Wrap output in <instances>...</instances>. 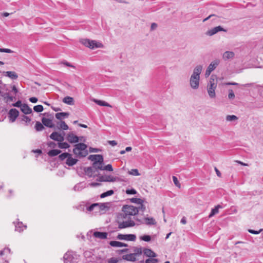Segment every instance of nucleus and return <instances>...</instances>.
Returning <instances> with one entry per match:
<instances>
[{
	"mask_svg": "<svg viewBox=\"0 0 263 263\" xmlns=\"http://www.w3.org/2000/svg\"><path fill=\"white\" fill-rule=\"evenodd\" d=\"M93 236L98 238L101 239H104L107 238V233L106 232H95L93 233Z\"/></svg>",
	"mask_w": 263,
	"mask_h": 263,
	"instance_id": "obj_20",
	"label": "nucleus"
},
{
	"mask_svg": "<svg viewBox=\"0 0 263 263\" xmlns=\"http://www.w3.org/2000/svg\"><path fill=\"white\" fill-rule=\"evenodd\" d=\"M126 193L128 195L136 194L137 191L134 189H127L126 190Z\"/></svg>",
	"mask_w": 263,
	"mask_h": 263,
	"instance_id": "obj_54",
	"label": "nucleus"
},
{
	"mask_svg": "<svg viewBox=\"0 0 263 263\" xmlns=\"http://www.w3.org/2000/svg\"><path fill=\"white\" fill-rule=\"evenodd\" d=\"M203 67L201 65L196 66L190 79V84L192 88L197 89L199 88L200 74L202 70Z\"/></svg>",
	"mask_w": 263,
	"mask_h": 263,
	"instance_id": "obj_1",
	"label": "nucleus"
},
{
	"mask_svg": "<svg viewBox=\"0 0 263 263\" xmlns=\"http://www.w3.org/2000/svg\"><path fill=\"white\" fill-rule=\"evenodd\" d=\"M19 115L18 111L15 108L11 109L8 112V117L11 122H14Z\"/></svg>",
	"mask_w": 263,
	"mask_h": 263,
	"instance_id": "obj_10",
	"label": "nucleus"
},
{
	"mask_svg": "<svg viewBox=\"0 0 263 263\" xmlns=\"http://www.w3.org/2000/svg\"><path fill=\"white\" fill-rule=\"evenodd\" d=\"M139 206L138 208H137L138 209V211H141L142 212H143L145 210V206L143 204V203H141V204H139Z\"/></svg>",
	"mask_w": 263,
	"mask_h": 263,
	"instance_id": "obj_60",
	"label": "nucleus"
},
{
	"mask_svg": "<svg viewBox=\"0 0 263 263\" xmlns=\"http://www.w3.org/2000/svg\"><path fill=\"white\" fill-rule=\"evenodd\" d=\"M122 213L129 217L135 216L138 213V209L133 205H124L122 207Z\"/></svg>",
	"mask_w": 263,
	"mask_h": 263,
	"instance_id": "obj_3",
	"label": "nucleus"
},
{
	"mask_svg": "<svg viewBox=\"0 0 263 263\" xmlns=\"http://www.w3.org/2000/svg\"><path fill=\"white\" fill-rule=\"evenodd\" d=\"M42 122L44 125L47 126L48 127L52 128L54 127V124L52 123V120L51 119L43 118L42 119Z\"/></svg>",
	"mask_w": 263,
	"mask_h": 263,
	"instance_id": "obj_16",
	"label": "nucleus"
},
{
	"mask_svg": "<svg viewBox=\"0 0 263 263\" xmlns=\"http://www.w3.org/2000/svg\"><path fill=\"white\" fill-rule=\"evenodd\" d=\"M118 223V228L119 229H123L127 228L133 227L136 225L134 220H129L128 221H123L120 219L119 221H116Z\"/></svg>",
	"mask_w": 263,
	"mask_h": 263,
	"instance_id": "obj_4",
	"label": "nucleus"
},
{
	"mask_svg": "<svg viewBox=\"0 0 263 263\" xmlns=\"http://www.w3.org/2000/svg\"><path fill=\"white\" fill-rule=\"evenodd\" d=\"M114 191L113 190H109L106 192H104L103 193H102L101 195H100V197L103 198H105L107 196H110V195H112L113 194H114Z\"/></svg>",
	"mask_w": 263,
	"mask_h": 263,
	"instance_id": "obj_43",
	"label": "nucleus"
},
{
	"mask_svg": "<svg viewBox=\"0 0 263 263\" xmlns=\"http://www.w3.org/2000/svg\"><path fill=\"white\" fill-rule=\"evenodd\" d=\"M100 181L106 182H115L117 181V178L111 175L103 176L100 177Z\"/></svg>",
	"mask_w": 263,
	"mask_h": 263,
	"instance_id": "obj_14",
	"label": "nucleus"
},
{
	"mask_svg": "<svg viewBox=\"0 0 263 263\" xmlns=\"http://www.w3.org/2000/svg\"><path fill=\"white\" fill-rule=\"evenodd\" d=\"M120 219L123 221H128L129 220H134L135 218H132L131 217H129L127 215L125 216L124 214L122 212L117 216L116 221H119Z\"/></svg>",
	"mask_w": 263,
	"mask_h": 263,
	"instance_id": "obj_15",
	"label": "nucleus"
},
{
	"mask_svg": "<svg viewBox=\"0 0 263 263\" xmlns=\"http://www.w3.org/2000/svg\"><path fill=\"white\" fill-rule=\"evenodd\" d=\"M130 201L133 203H135L137 204H141L143 203V201L140 198H133L130 199Z\"/></svg>",
	"mask_w": 263,
	"mask_h": 263,
	"instance_id": "obj_45",
	"label": "nucleus"
},
{
	"mask_svg": "<svg viewBox=\"0 0 263 263\" xmlns=\"http://www.w3.org/2000/svg\"><path fill=\"white\" fill-rule=\"evenodd\" d=\"M43 106L41 105H37L33 107V109L35 111L37 112H41L43 110Z\"/></svg>",
	"mask_w": 263,
	"mask_h": 263,
	"instance_id": "obj_46",
	"label": "nucleus"
},
{
	"mask_svg": "<svg viewBox=\"0 0 263 263\" xmlns=\"http://www.w3.org/2000/svg\"><path fill=\"white\" fill-rule=\"evenodd\" d=\"M261 231H262V229H260V230H259L258 231H255V230H253L252 229H249L248 230L249 233H250L251 234H258Z\"/></svg>",
	"mask_w": 263,
	"mask_h": 263,
	"instance_id": "obj_61",
	"label": "nucleus"
},
{
	"mask_svg": "<svg viewBox=\"0 0 263 263\" xmlns=\"http://www.w3.org/2000/svg\"><path fill=\"white\" fill-rule=\"evenodd\" d=\"M48 145L49 147L51 148H54L56 146L57 144L55 142L51 141L48 143Z\"/></svg>",
	"mask_w": 263,
	"mask_h": 263,
	"instance_id": "obj_63",
	"label": "nucleus"
},
{
	"mask_svg": "<svg viewBox=\"0 0 263 263\" xmlns=\"http://www.w3.org/2000/svg\"><path fill=\"white\" fill-rule=\"evenodd\" d=\"M140 239L144 241L148 242L151 240V237L149 235H144L140 237Z\"/></svg>",
	"mask_w": 263,
	"mask_h": 263,
	"instance_id": "obj_48",
	"label": "nucleus"
},
{
	"mask_svg": "<svg viewBox=\"0 0 263 263\" xmlns=\"http://www.w3.org/2000/svg\"><path fill=\"white\" fill-rule=\"evenodd\" d=\"M119 260L117 258L111 257L108 259V263H118Z\"/></svg>",
	"mask_w": 263,
	"mask_h": 263,
	"instance_id": "obj_57",
	"label": "nucleus"
},
{
	"mask_svg": "<svg viewBox=\"0 0 263 263\" xmlns=\"http://www.w3.org/2000/svg\"><path fill=\"white\" fill-rule=\"evenodd\" d=\"M59 128L63 130H67L68 129V125L65 123L64 121H61L58 123Z\"/></svg>",
	"mask_w": 263,
	"mask_h": 263,
	"instance_id": "obj_37",
	"label": "nucleus"
},
{
	"mask_svg": "<svg viewBox=\"0 0 263 263\" xmlns=\"http://www.w3.org/2000/svg\"><path fill=\"white\" fill-rule=\"evenodd\" d=\"M71 155L68 153H64L59 155V158L60 160L63 161L66 158H68V156H71Z\"/></svg>",
	"mask_w": 263,
	"mask_h": 263,
	"instance_id": "obj_42",
	"label": "nucleus"
},
{
	"mask_svg": "<svg viewBox=\"0 0 263 263\" xmlns=\"http://www.w3.org/2000/svg\"><path fill=\"white\" fill-rule=\"evenodd\" d=\"M21 110L24 114L26 115L30 114L32 112V109L26 104H23V106H21Z\"/></svg>",
	"mask_w": 263,
	"mask_h": 263,
	"instance_id": "obj_22",
	"label": "nucleus"
},
{
	"mask_svg": "<svg viewBox=\"0 0 263 263\" xmlns=\"http://www.w3.org/2000/svg\"><path fill=\"white\" fill-rule=\"evenodd\" d=\"M26 228V226L23 224L22 222H18L15 224V231L21 232Z\"/></svg>",
	"mask_w": 263,
	"mask_h": 263,
	"instance_id": "obj_26",
	"label": "nucleus"
},
{
	"mask_svg": "<svg viewBox=\"0 0 263 263\" xmlns=\"http://www.w3.org/2000/svg\"><path fill=\"white\" fill-rule=\"evenodd\" d=\"M221 206L220 205H217L214 209H212L211 212L209 215V217L211 218L213 217L215 214H217L219 212V209L221 208Z\"/></svg>",
	"mask_w": 263,
	"mask_h": 263,
	"instance_id": "obj_33",
	"label": "nucleus"
},
{
	"mask_svg": "<svg viewBox=\"0 0 263 263\" xmlns=\"http://www.w3.org/2000/svg\"><path fill=\"white\" fill-rule=\"evenodd\" d=\"M88 158L93 163L103 162V157L101 155H91Z\"/></svg>",
	"mask_w": 263,
	"mask_h": 263,
	"instance_id": "obj_12",
	"label": "nucleus"
},
{
	"mask_svg": "<svg viewBox=\"0 0 263 263\" xmlns=\"http://www.w3.org/2000/svg\"><path fill=\"white\" fill-rule=\"evenodd\" d=\"M69 115L68 112H62L57 113L55 115V118L60 120H61L65 118H67Z\"/></svg>",
	"mask_w": 263,
	"mask_h": 263,
	"instance_id": "obj_25",
	"label": "nucleus"
},
{
	"mask_svg": "<svg viewBox=\"0 0 263 263\" xmlns=\"http://www.w3.org/2000/svg\"><path fill=\"white\" fill-rule=\"evenodd\" d=\"M7 252L8 253L10 252V249L8 248H5L4 250L0 251V262L3 260V258H2V256L4 255V252Z\"/></svg>",
	"mask_w": 263,
	"mask_h": 263,
	"instance_id": "obj_47",
	"label": "nucleus"
},
{
	"mask_svg": "<svg viewBox=\"0 0 263 263\" xmlns=\"http://www.w3.org/2000/svg\"><path fill=\"white\" fill-rule=\"evenodd\" d=\"M86 187V184L83 182H80L76 184L73 187V190L75 191H81Z\"/></svg>",
	"mask_w": 263,
	"mask_h": 263,
	"instance_id": "obj_27",
	"label": "nucleus"
},
{
	"mask_svg": "<svg viewBox=\"0 0 263 263\" xmlns=\"http://www.w3.org/2000/svg\"><path fill=\"white\" fill-rule=\"evenodd\" d=\"M219 31H223L226 32H227V30L222 28L220 26H218L207 31V32H206V34L209 36H212Z\"/></svg>",
	"mask_w": 263,
	"mask_h": 263,
	"instance_id": "obj_8",
	"label": "nucleus"
},
{
	"mask_svg": "<svg viewBox=\"0 0 263 263\" xmlns=\"http://www.w3.org/2000/svg\"><path fill=\"white\" fill-rule=\"evenodd\" d=\"M213 76H212L209 82L208 85V88H212L216 89L217 87V84L215 82V80L213 78Z\"/></svg>",
	"mask_w": 263,
	"mask_h": 263,
	"instance_id": "obj_34",
	"label": "nucleus"
},
{
	"mask_svg": "<svg viewBox=\"0 0 263 263\" xmlns=\"http://www.w3.org/2000/svg\"><path fill=\"white\" fill-rule=\"evenodd\" d=\"M226 120L228 121H233L238 120V117L235 115H228L226 117Z\"/></svg>",
	"mask_w": 263,
	"mask_h": 263,
	"instance_id": "obj_44",
	"label": "nucleus"
},
{
	"mask_svg": "<svg viewBox=\"0 0 263 263\" xmlns=\"http://www.w3.org/2000/svg\"><path fill=\"white\" fill-rule=\"evenodd\" d=\"M173 181L176 186L180 187V184L179 183L178 179L176 176H173Z\"/></svg>",
	"mask_w": 263,
	"mask_h": 263,
	"instance_id": "obj_55",
	"label": "nucleus"
},
{
	"mask_svg": "<svg viewBox=\"0 0 263 263\" xmlns=\"http://www.w3.org/2000/svg\"><path fill=\"white\" fill-rule=\"evenodd\" d=\"M235 54L233 51H227L223 53L222 58L224 60L226 61L229 59H232L234 57Z\"/></svg>",
	"mask_w": 263,
	"mask_h": 263,
	"instance_id": "obj_19",
	"label": "nucleus"
},
{
	"mask_svg": "<svg viewBox=\"0 0 263 263\" xmlns=\"http://www.w3.org/2000/svg\"><path fill=\"white\" fill-rule=\"evenodd\" d=\"M109 245L111 247H127L128 245L126 243L121 242L117 241H111L109 242Z\"/></svg>",
	"mask_w": 263,
	"mask_h": 263,
	"instance_id": "obj_21",
	"label": "nucleus"
},
{
	"mask_svg": "<svg viewBox=\"0 0 263 263\" xmlns=\"http://www.w3.org/2000/svg\"><path fill=\"white\" fill-rule=\"evenodd\" d=\"M58 147L62 149H63V148L66 149L70 147L69 144L68 143H67V142H59L58 143Z\"/></svg>",
	"mask_w": 263,
	"mask_h": 263,
	"instance_id": "obj_38",
	"label": "nucleus"
},
{
	"mask_svg": "<svg viewBox=\"0 0 263 263\" xmlns=\"http://www.w3.org/2000/svg\"><path fill=\"white\" fill-rule=\"evenodd\" d=\"M143 252L144 254L147 257H155L157 256V254L153 251L149 249H144Z\"/></svg>",
	"mask_w": 263,
	"mask_h": 263,
	"instance_id": "obj_17",
	"label": "nucleus"
},
{
	"mask_svg": "<svg viewBox=\"0 0 263 263\" xmlns=\"http://www.w3.org/2000/svg\"><path fill=\"white\" fill-rule=\"evenodd\" d=\"M81 43L87 47L91 49L94 48H99L102 46V44L100 43H98L95 41H91L89 39L82 40Z\"/></svg>",
	"mask_w": 263,
	"mask_h": 263,
	"instance_id": "obj_5",
	"label": "nucleus"
},
{
	"mask_svg": "<svg viewBox=\"0 0 263 263\" xmlns=\"http://www.w3.org/2000/svg\"><path fill=\"white\" fill-rule=\"evenodd\" d=\"M84 172L85 174L89 177H91L93 173H95V171H94L93 167H87L84 168Z\"/></svg>",
	"mask_w": 263,
	"mask_h": 263,
	"instance_id": "obj_28",
	"label": "nucleus"
},
{
	"mask_svg": "<svg viewBox=\"0 0 263 263\" xmlns=\"http://www.w3.org/2000/svg\"><path fill=\"white\" fill-rule=\"evenodd\" d=\"M74 147L73 153L76 157L82 158L86 157L88 155L86 144L83 143H78L75 144Z\"/></svg>",
	"mask_w": 263,
	"mask_h": 263,
	"instance_id": "obj_2",
	"label": "nucleus"
},
{
	"mask_svg": "<svg viewBox=\"0 0 263 263\" xmlns=\"http://www.w3.org/2000/svg\"><path fill=\"white\" fill-rule=\"evenodd\" d=\"M128 173H129V174L134 175V176H139L140 175L138 170L136 168L131 170L130 171L128 172Z\"/></svg>",
	"mask_w": 263,
	"mask_h": 263,
	"instance_id": "obj_49",
	"label": "nucleus"
},
{
	"mask_svg": "<svg viewBox=\"0 0 263 263\" xmlns=\"http://www.w3.org/2000/svg\"><path fill=\"white\" fill-rule=\"evenodd\" d=\"M1 95V96L3 97L4 99H7V102H12L15 99L14 97L10 96L9 93H2Z\"/></svg>",
	"mask_w": 263,
	"mask_h": 263,
	"instance_id": "obj_32",
	"label": "nucleus"
},
{
	"mask_svg": "<svg viewBox=\"0 0 263 263\" xmlns=\"http://www.w3.org/2000/svg\"><path fill=\"white\" fill-rule=\"evenodd\" d=\"M35 128L37 131H42L44 128V127L42 123L37 121L35 125Z\"/></svg>",
	"mask_w": 263,
	"mask_h": 263,
	"instance_id": "obj_40",
	"label": "nucleus"
},
{
	"mask_svg": "<svg viewBox=\"0 0 263 263\" xmlns=\"http://www.w3.org/2000/svg\"><path fill=\"white\" fill-rule=\"evenodd\" d=\"M219 63L220 60L219 59H215L212 61L206 70L205 73V77H208L210 75L211 72L216 69L217 66L219 64Z\"/></svg>",
	"mask_w": 263,
	"mask_h": 263,
	"instance_id": "obj_6",
	"label": "nucleus"
},
{
	"mask_svg": "<svg viewBox=\"0 0 263 263\" xmlns=\"http://www.w3.org/2000/svg\"><path fill=\"white\" fill-rule=\"evenodd\" d=\"M102 170H106V171H113V168H112V165L111 164H107V165L105 166H103V169Z\"/></svg>",
	"mask_w": 263,
	"mask_h": 263,
	"instance_id": "obj_51",
	"label": "nucleus"
},
{
	"mask_svg": "<svg viewBox=\"0 0 263 263\" xmlns=\"http://www.w3.org/2000/svg\"><path fill=\"white\" fill-rule=\"evenodd\" d=\"M103 164V162L93 163L92 167H93V170H102Z\"/></svg>",
	"mask_w": 263,
	"mask_h": 263,
	"instance_id": "obj_35",
	"label": "nucleus"
},
{
	"mask_svg": "<svg viewBox=\"0 0 263 263\" xmlns=\"http://www.w3.org/2000/svg\"><path fill=\"white\" fill-rule=\"evenodd\" d=\"M215 89L212 88H208V92L211 98H214L215 97Z\"/></svg>",
	"mask_w": 263,
	"mask_h": 263,
	"instance_id": "obj_39",
	"label": "nucleus"
},
{
	"mask_svg": "<svg viewBox=\"0 0 263 263\" xmlns=\"http://www.w3.org/2000/svg\"><path fill=\"white\" fill-rule=\"evenodd\" d=\"M144 220L147 225H155L156 224L155 219L153 217H146L144 219Z\"/></svg>",
	"mask_w": 263,
	"mask_h": 263,
	"instance_id": "obj_29",
	"label": "nucleus"
},
{
	"mask_svg": "<svg viewBox=\"0 0 263 263\" xmlns=\"http://www.w3.org/2000/svg\"><path fill=\"white\" fill-rule=\"evenodd\" d=\"M106 208L104 203H99V206L97 208L99 210H103Z\"/></svg>",
	"mask_w": 263,
	"mask_h": 263,
	"instance_id": "obj_62",
	"label": "nucleus"
},
{
	"mask_svg": "<svg viewBox=\"0 0 263 263\" xmlns=\"http://www.w3.org/2000/svg\"><path fill=\"white\" fill-rule=\"evenodd\" d=\"M83 137H80V138L77 136L75 135L73 133H69L66 137L67 140L70 143H76L79 141V140H82Z\"/></svg>",
	"mask_w": 263,
	"mask_h": 263,
	"instance_id": "obj_7",
	"label": "nucleus"
},
{
	"mask_svg": "<svg viewBox=\"0 0 263 263\" xmlns=\"http://www.w3.org/2000/svg\"><path fill=\"white\" fill-rule=\"evenodd\" d=\"M3 73L5 76L9 77L12 80H16L18 78V75L14 71H4L3 72Z\"/></svg>",
	"mask_w": 263,
	"mask_h": 263,
	"instance_id": "obj_18",
	"label": "nucleus"
},
{
	"mask_svg": "<svg viewBox=\"0 0 263 263\" xmlns=\"http://www.w3.org/2000/svg\"><path fill=\"white\" fill-rule=\"evenodd\" d=\"M158 262V259L156 258H148L145 260V263H157Z\"/></svg>",
	"mask_w": 263,
	"mask_h": 263,
	"instance_id": "obj_53",
	"label": "nucleus"
},
{
	"mask_svg": "<svg viewBox=\"0 0 263 263\" xmlns=\"http://www.w3.org/2000/svg\"><path fill=\"white\" fill-rule=\"evenodd\" d=\"M122 258L127 261H135L136 260V256L133 253L124 255L122 256Z\"/></svg>",
	"mask_w": 263,
	"mask_h": 263,
	"instance_id": "obj_23",
	"label": "nucleus"
},
{
	"mask_svg": "<svg viewBox=\"0 0 263 263\" xmlns=\"http://www.w3.org/2000/svg\"><path fill=\"white\" fill-rule=\"evenodd\" d=\"M142 252H143V251H142V248H141V247L137 248H137H134L133 254H134L135 256H136L137 255H141Z\"/></svg>",
	"mask_w": 263,
	"mask_h": 263,
	"instance_id": "obj_41",
	"label": "nucleus"
},
{
	"mask_svg": "<svg viewBox=\"0 0 263 263\" xmlns=\"http://www.w3.org/2000/svg\"><path fill=\"white\" fill-rule=\"evenodd\" d=\"M93 102H95L97 104L100 105V106H107V107H111V105L108 104V103L105 102V101H101V100H97V99H93Z\"/></svg>",
	"mask_w": 263,
	"mask_h": 263,
	"instance_id": "obj_30",
	"label": "nucleus"
},
{
	"mask_svg": "<svg viewBox=\"0 0 263 263\" xmlns=\"http://www.w3.org/2000/svg\"><path fill=\"white\" fill-rule=\"evenodd\" d=\"M78 162V160L77 159H74L72 158L71 156H68V158L66 160V164L68 166H71L73 165L76 164Z\"/></svg>",
	"mask_w": 263,
	"mask_h": 263,
	"instance_id": "obj_24",
	"label": "nucleus"
},
{
	"mask_svg": "<svg viewBox=\"0 0 263 263\" xmlns=\"http://www.w3.org/2000/svg\"><path fill=\"white\" fill-rule=\"evenodd\" d=\"M117 239L119 240H125L128 241H135L136 239V236L135 234H119L117 236Z\"/></svg>",
	"mask_w": 263,
	"mask_h": 263,
	"instance_id": "obj_9",
	"label": "nucleus"
},
{
	"mask_svg": "<svg viewBox=\"0 0 263 263\" xmlns=\"http://www.w3.org/2000/svg\"><path fill=\"white\" fill-rule=\"evenodd\" d=\"M63 102L65 104L68 105H73L74 104V100L73 98L70 97H66L64 98L63 99Z\"/></svg>",
	"mask_w": 263,
	"mask_h": 263,
	"instance_id": "obj_31",
	"label": "nucleus"
},
{
	"mask_svg": "<svg viewBox=\"0 0 263 263\" xmlns=\"http://www.w3.org/2000/svg\"><path fill=\"white\" fill-rule=\"evenodd\" d=\"M98 206H99L98 203H93L91 205L88 206L87 208V210L89 211H92L95 209V208H97Z\"/></svg>",
	"mask_w": 263,
	"mask_h": 263,
	"instance_id": "obj_50",
	"label": "nucleus"
},
{
	"mask_svg": "<svg viewBox=\"0 0 263 263\" xmlns=\"http://www.w3.org/2000/svg\"><path fill=\"white\" fill-rule=\"evenodd\" d=\"M37 98L35 97H31L29 98V101L32 103H36L37 101Z\"/></svg>",
	"mask_w": 263,
	"mask_h": 263,
	"instance_id": "obj_64",
	"label": "nucleus"
},
{
	"mask_svg": "<svg viewBox=\"0 0 263 263\" xmlns=\"http://www.w3.org/2000/svg\"><path fill=\"white\" fill-rule=\"evenodd\" d=\"M63 258L64 263H74V257L70 253L67 252L65 253Z\"/></svg>",
	"mask_w": 263,
	"mask_h": 263,
	"instance_id": "obj_13",
	"label": "nucleus"
},
{
	"mask_svg": "<svg viewBox=\"0 0 263 263\" xmlns=\"http://www.w3.org/2000/svg\"><path fill=\"white\" fill-rule=\"evenodd\" d=\"M22 120L26 123H29L31 121V119L25 115L23 116Z\"/></svg>",
	"mask_w": 263,
	"mask_h": 263,
	"instance_id": "obj_59",
	"label": "nucleus"
},
{
	"mask_svg": "<svg viewBox=\"0 0 263 263\" xmlns=\"http://www.w3.org/2000/svg\"><path fill=\"white\" fill-rule=\"evenodd\" d=\"M61 151L59 149H52L48 152V155L50 157H54L60 154Z\"/></svg>",
	"mask_w": 263,
	"mask_h": 263,
	"instance_id": "obj_36",
	"label": "nucleus"
},
{
	"mask_svg": "<svg viewBox=\"0 0 263 263\" xmlns=\"http://www.w3.org/2000/svg\"><path fill=\"white\" fill-rule=\"evenodd\" d=\"M12 106L21 108V106H23V104H22V102L20 100H18L16 103L12 104Z\"/></svg>",
	"mask_w": 263,
	"mask_h": 263,
	"instance_id": "obj_58",
	"label": "nucleus"
},
{
	"mask_svg": "<svg viewBox=\"0 0 263 263\" xmlns=\"http://www.w3.org/2000/svg\"><path fill=\"white\" fill-rule=\"evenodd\" d=\"M0 52L10 53L13 52V51L11 50L10 49H8V48H0Z\"/></svg>",
	"mask_w": 263,
	"mask_h": 263,
	"instance_id": "obj_56",
	"label": "nucleus"
},
{
	"mask_svg": "<svg viewBox=\"0 0 263 263\" xmlns=\"http://www.w3.org/2000/svg\"><path fill=\"white\" fill-rule=\"evenodd\" d=\"M50 138L54 141H58L59 142H62L64 140V136L57 132H53L50 135Z\"/></svg>",
	"mask_w": 263,
	"mask_h": 263,
	"instance_id": "obj_11",
	"label": "nucleus"
},
{
	"mask_svg": "<svg viewBox=\"0 0 263 263\" xmlns=\"http://www.w3.org/2000/svg\"><path fill=\"white\" fill-rule=\"evenodd\" d=\"M235 98V94L232 89L229 90L228 98L229 99H234Z\"/></svg>",
	"mask_w": 263,
	"mask_h": 263,
	"instance_id": "obj_52",
	"label": "nucleus"
}]
</instances>
